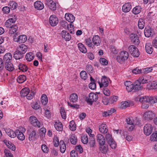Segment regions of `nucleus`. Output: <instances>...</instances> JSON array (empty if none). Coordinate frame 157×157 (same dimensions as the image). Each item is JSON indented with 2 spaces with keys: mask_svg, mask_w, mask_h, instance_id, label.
Masks as SVG:
<instances>
[{
  "mask_svg": "<svg viewBox=\"0 0 157 157\" xmlns=\"http://www.w3.org/2000/svg\"><path fill=\"white\" fill-rule=\"evenodd\" d=\"M18 139L23 141L25 139V136L22 132L18 130H16V136Z\"/></svg>",
  "mask_w": 157,
  "mask_h": 157,
  "instance_id": "29",
  "label": "nucleus"
},
{
  "mask_svg": "<svg viewBox=\"0 0 157 157\" xmlns=\"http://www.w3.org/2000/svg\"><path fill=\"white\" fill-rule=\"evenodd\" d=\"M145 20L142 18H140L138 21V26L139 29H144L145 26Z\"/></svg>",
  "mask_w": 157,
  "mask_h": 157,
  "instance_id": "31",
  "label": "nucleus"
},
{
  "mask_svg": "<svg viewBox=\"0 0 157 157\" xmlns=\"http://www.w3.org/2000/svg\"><path fill=\"white\" fill-rule=\"evenodd\" d=\"M23 56L24 55L17 49L13 54V57L16 59H19L22 58Z\"/></svg>",
  "mask_w": 157,
  "mask_h": 157,
  "instance_id": "19",
  "label": "nucleus"
},
{
  "mask_svg": "<svg viewBox=\"0 0 157 157\" xmlns=\"http://www.w3.org/2000/svg\"><path fill=\"white\" fill-rule=\"evenodd\" d=\"M5 67L7 70L10 71H12L14 69L13 65L11 62H5Z\"/></svg>",
  "mask_w": 157,
  "mask_h": 157,
  "instance_id": "28",
  "label": "nucleus"
},
{
  "mask_svg": "<svg viewBox=\"0 0 157 157\" xmlns=\"http://www.w3.org/2000/svg\"><path fill=\"white\" fill-rule=\"evenodd\" d=\"M61 35L63 38L66 41H69L71 38V36L69 33L66 31H62L61 33Z\"/></svg>",
  "mask_w": 157,
  "mask_h": 157,
  "instance_id": "14",
  "label": "nucleus"
},
{
  "mask_svg": "<svg viewBox=\"0 0 157 157\" xmlns=\"http://www.w3.org/2000/svg\"><path fill=\"white\" fill-rule=\"evenodd\" d=\"M53 143L55 147H57L59 146V140L58 137L56 136L54 137Z\"/></svg>",
  "mask_w": 157,
  "mask_h": 157,
  "instance_id": "62",
  "label": "nucleus"
},
{
  "mask_svg": "<svg viewBox=\"0 0 157 157\" xmlns=\"http://www.w3.org/2000/svg\"><path fill=\"white\" fill-rule=\"evenodd\" d=\"M34 57V55L31 52H29L26 54L25 56L26 59L29 61H32Z\"/></svg>",
  "mask_w": 157,
  "mask_h": 157,
  "instance_id": "38",
  "label": "nucleus"
},
{
  "mask_svg": "<svg viewBox=\"0 0 157 157\" xmlns=\"http://www.w3.org/2000/svg\"><path fill=\"white\" fill-rule=\"evenodd\" d=\"M10 8L7 6L3 7L2 9V11L5 14H8L9 13L10 11Z\"/></svg>",
  "mask_w": 157,
  "mask_h": 157,
  "instance_id": "58",
  "label": "nucleus"
},
{
  "mask_svg": "<svg viewBox=\"0 0 157 157\" xmlns=\"http://www.w3.org/2000/svg\"><path fill=\"white\" fill-rule=\"evenodd\" d=\"M60 113L61 116L63 119H65L66 118V113L65 112L64 109L63 108H61L60 109Z\"/></svg>",
  "mask_w": 157,
  "mask_h": 157,
  "instance_id": "56",
  "label": "nucleus"
},
{
  "mask_svg": "<svg viewBox=\"0 0 157 157\" xmlns=\"http://www.w3.org/2000/svg\"><path fill=\"white\" fill-rule=\"evenodd\" d=\"M118 98V97L117 96H112L110 97L109 101V103L113 104L114 102H116Z\"/></svg>",
  "mask_w": 157,
  "mask_h": 157,
  "instance_id": "51",
  "label": "nucleus"
},
{
  "mask_svg": "<svg viewBox=\"0 0 157 157\" xmlns=\"http://www.w3.org/2000/svg\"><path fill=\"white\" fill-rule=\"evenodd\" d=\"M50 25L52 26H56L58 23L57 18L54 15H51L49 19Z\"/></svg>",
  "mask_w": 157,
  "mask_h": 157,
  "instance_id": "12",
  "label": "nucleus"
},
{
  "mask_svg": "<svg viewBox=\"0 0 157 157\" xmlns=\"http://www.w3.org/2000/svg\"><path fill=\"white\" fill-rule=\"evenodd\" d=\"M130 38L132 42L135 45H138L140 43V40L138 35L135 33H132L130 35Z\"/></svg>",
  "mask_w": 157,
  "mask_h": 157,
  "instance_id": "11",
  "label": "nucleus"
},
{
  "mask_svg": "<svg viewBox=\"0 0 157 157\" xmlns=\"http://www.w3.org/2000/svg\"><path fill=\"white\" fill-rule=\"evenodd\" d=\"M78 45L80 52L84 53H85L86 52V48L83 44L81 43H79Z\"/></svg>",
  "mask_w": 157,
  "mask_h": 157,
  "instance_id": "35",
  "label": "nucleus"
},
{
  "mask_svg": "<svg viewBox=\"0 0 157 157\" xmlns=\"http://www.w3.org/2000/svg\"><path fill=\"white\" fill-rule=\"evenodd\" d=\"M145 50L146 52L149 54H151L153 52L152 45L150 44L147 43L145 45Z\"/></svg>",
  "mask_w": 157,
  "mask_h": 157,
  "instance_id": "34",
  "label": "nucleus"
},
{
  "mask_svg": "<svg viewBox=\"0 0 157 157\" xmlns=\"http://www.w3.org/2000/svg\"><path fill=\"white\" fill-rule=\"evenodd\" d=\"M132 72L134 74H139L142 72V70L138 67H137L134 69L132 70Z\"/></svg>",
  "mask_w": 157,
  "mask_h": 157,
  "instance_id": "59",
  "label": "nucleus"
},
{
  "mask_svg": "<svg viewBox=\"0 0 157 157\" xmlns=\"http://www.w3.org/2000/svg\"><path fill=\"white\" fill-rule=\"evenodd\" d=\"M29 91V89L28 88H24L21 91L20 94L21 96L23 97L26 96Z\"/></svg>",
  "mask_w": 157,
  "mask_h": 157,
  "instance_id": "36",
  "label": "nucleus"
},
{
  "mask_svg": "<svg viewBox=\"0 0 157 157\" xmlns=\"http://www.w3.org/2000/svg\"><path fill=\"white\" fill-rule=\"evenodd\" d=\"M132 8V6L130 2H128L124 4L122 7L123 12H128L130 11Z\"/></svg>",
  "mask_w": 157,
  "mask_h": 157,
  "instance_id": "21",
  "label": "nucleus"
},
{
  "mask_svg": "<svg viewBox=\"0 0 157 157\" xmlns=\"http://www.w3.org/2000/svg\"><path fill=\"white\" fill-rule=\"evenodd\" d=\"M155 116V114L151 111H148L145 112L143 115V118L145 120H151Z\"/></svg>",
  "mask_w": 157,
  "mask_h": 157,
  "instance_id": "6",
  "label": "nucleus"
},
{
  "mask_svg": "<svg viewBox=\"0 0 157 157\" xmlns=\"http://www.w3.org/2000/svg\"><path fill=\"white\" fill-rule=\"evenodd\" d=\"M13 23L10 21V20H7L5 23V25L7 28H9L13 26Z\"/></svg>",
  "mask_w": 157,
  "mask_h": 157,
  "instance_id": "61",
  "label": "nucleus"
},
{
  "mask_svg": "<svg viewBox=\"0 0 157 157\" xmlns=\"http://www.w3.org/2000/svg\"><path fill=\"white\" fill-rule=\"evenodd\" d=\"M129 106V103L127 101H125L121 103L120 107L121 108L123 109L128 107Z\"/></svg>",
  "mask_w": 157,
  "mask_h": 157,
  "instance_id": "55",
  "label": "nucleus"
},
{
  "mask_svg": "<svg viewBox=\"0 0 157 157\" xmlns=\"http://www.w3.org/2000/svg\"><path fill=\"white\" fill-rule=\"evenodd\" d=\"M144 34L145 36L148 37L152 34V29L150 27L145 28L144 30Z\"/></svg>",
  "mask_w": 157,
  "mask_h": 157,
  "instance_id": "24",
  "label": "nucleus"
},
{
  "mask_svg": "<svg viewBox=\"0 0 157 157\" xmlns=\"http://www.w3.org/2000/svg\"><path fill=\"white\" fill-rule=\"evenodd\" d=\"M19 51H20L24 55L27 51V46L24 44H21L17 48Z\"/></svg>",
  "mask_w": 157,
  "mask_h": 157,
  "instance_id": "22",
  "label": "nucleus"
},
{
  "mask_svg": "<svg viewBox=\"0 0 157 157\" xmlns=\"http://www.w3.org/2000/svg\"><path fill=\"white\" fill-rule=\"evenodd\" d=\"M92 42L94 45V47L95 46H98L100 45L101 40L98 36L95 35L93 37Z\"/></svg>",
  "mask_w": 157,
  "mask_h": 157,
  "instance_id": "15",
  "label": "nucleus"
},
{
  "mask_svg": "<svg viewBox=\"0 0 157 157\" xmlns=\"http://www.w3.org/2000/svg\"><path fill=\"white\" fill-rule=\"evenodd\" d=\"M95 140L94 137H91L90 138V142L89 144L90 147H94L95 145Z\"/></svg>",
  "mask_w": 157,
  "mask_h": 157,
  "instance_id": "54",
  "label": "nucleus"
},
{
  "mask_svg": "<svg viewBox=\"0 0 157 157\" xmlns=\"http://www.w3.org/2000/svg\"><path fill=\"white\" fill-rule=\"evenodd\" d=\"M12 55L10 53H6L4 56L3 60L5 62H10V60L12 59Z\"/></svg>",
  "mask_w": 157,
  "mask_h": 157,
  "instance_id": "30",
  "label": "nucleus"
},
{
  "mask_svg": "<svg viewBox=\"0 0 157 157\" xmlns=\"http://www.w3.org/2000/svg\"><path fill=\"white\" fill-rule=\"evenodd\" d=\"M150 89L155 90L157 91V81H154L149 87Z\"/></svg>",
  "mask_w": 157,
  "mask_h": 157,
  "instance_id": "48",
  "label": "nucleus"
},
{
  "mask_svg": "<svg viewBox=\"0 0 157 157\" xmlns=\"http://www.w3.org/2000/svg\"><path fill=\"white\" fill-rule=\"evenodd\" d=\"M7 135L11 138H14L16 136V130L15 132L13 131L10 130L9 131L7 132Z\"/></svg>",
  "mask_w": 157,
  "mask_h": 157,
  "instance_id": "50",
  "label": "nucleus"
},
{
  "mask_svg": "<svg viewBox=\"0 0 157 157\" xmlns=\"http://www.w3.org/2000/svg\"><path fill=\"white\" fill-rule=\"evenodd\" d=\"M29 121L30 124L35 127L39 128L42 126V124L34 116H31L29 118Z\"/></svg>",
  "mask_w": 157,
  "mask_h": 157,
  "instance_id": "5",
  "label": "nucleus"
},
{
  "mask_svg": "<svg viewBox=\"0 0 157 157\" xmlns=\"http://www.w3.org/2000/svg\"><path fill=\"white\" fill-rule=\"evenodd\" d=\"M61 26L65 29L68 28V25L67 22L65 21H62L60 22Z\"/></svg>",
  "mask_w": 157,
  "mask_h": 157,
  "instance_id": "63",
  "label": "nucleus"
},
{
  "mask_svg": "<svg viewBox=\"0 0 157 157\" xmlns=\"http://www.w3.org/2000/svg\"><path fill=\"white\" fill-rule=\"evenodd\" d=\"M9 28V33L10 34H13L17 32L18 27L16 25H14Z\"/></svg>",
  "mask_w": 157,
  "mask_h": 157,
  "instance_id": "40",
  "label": "nucleus"
},
{
  "mask_svg": "<svg viewBox=\"0 0 157 157\" xmlns=\"http://www.w3.org/2000/svg\"><path fill=\"white\" fill-rule=\"evenodd\" d=\"M85 42L86 44L88 46V47H90L93 49H94L95 48L91 39L90 38H89L87 39H86L85 40Z\"/></svg>",
  "mask_w": 157,
  "mask_h": 157,
  "instance_id": "27",
  "label": "nucleus"
},
{
  "mask_svg": "<svg viewBox=\"0 0 157 157\" xmlns=\"http://www.w3.org/2000/svg\"><path fill=\"white\" fill-rule=\"evenodd\" d=\"M34 6L35 8L38 10H41L44 7L43 4L39 1H37L35 2Z\"/></svg>",
  "mask_w": 157,
  "mask_h": 157,
  "instance_id": "23",
  "label": "nucleus"
},
{
  "mask_svg": "<svg viewBox=\"0 0 157 157\" xmlns=\"http://www.w3.org/2000/svg\"><path fill=\"white\" fill-rule=\"evenodd\" d=\"M80 75L82 79L84 80H86L87 78V74L84 71H82L80 72Z\"/></svg>",
  "mask_w": 157,
  "mask_h": 157,
  "instance_id": "52",
  "label": "nucleus"
},
{
  "mask_svg": "<svg viewBox=\"0 0 157 157\" xmlns=\"http://www.w3.org/2000/svg\"><path fill=\"white\" fill-rule=\"evenodd\" d=\"M81 141L83 144H87L88 142V136L85 135H82L81 137Z\"/></svg>",
  "mask_w": 157,
  "mask_h": 157,
  "instance_id": "53",
  "label": "nucleus"
},
{
  "mask_svg": "<svg viewBox=\"0 0 157 157\" xmlns=\"http://www.w3.org/2000/svg\"><path fill=\"white\" fill-rule=\"evenodd\" d=\"M70 141L71 144L73 145L76 144L77 142V138L74 134H72L70 137Z\"/></svg>",
  "mask_w": 157,
  "mask_h": 157,
  "instance_id": "46",
  "label": "nucleus"
},
{
  "mask_svg": "<svg viewBox=\"0 0 157 157\" xmlns=\"http://www.w3.org/2000/svg\"><path fill=\"white\" fill-rule=\"evenodd\" d=\"M128 55V53L127 52L122 51L120 53L119 55L117 56V60L119 63H122L127 59Z\"/></svg>",
  "mask_w": 157,
  "mask_h": 157,
  "instance_id": "2",
  "label": "nucleus"
},
{
  "mask_svg": "<svg viewBox=\"0 0 157 157\" xmlns=\"http://www.w3.org/2000/svg\"><path fill=\"white\" fill-rule=\"evenodd\" d=\"M153 129L152 126L150 124H147L144 127V133L147 136H149L151 133Z\"/></svg>",
  "mask_w": 157,
  "mask_h": 157,
  "instance_id": "8",
  "label": "nucleus"
},
{
  "mask_svg": "<svg viewBox=\"0 0 157 157\" xmlns=\"http://www.w3.org/2000/svg\"><path fill=\"white\" fill-rule=\"evenodd\" d=\"M100 146L99 149L100 151L104 154L106 153L108 150L107 146L104 145H100Z\"/></svg>",
  "mask_w": 157,
  "mask_h": 157,
  "instance_id": "47",
  "label": "nucleus"
},
{
  "mask_svg": "<svg viewBox=\"0 0 157 157\" xmlns=\"http://www.w3.org/2000/svg\"><path fill=\"white\" fill-rule=\"evenodd\" d=\"M108 80V78L106 76H102L101 79V82H98L100 87H102L103 86L106 87L109 84Z\"/></svg>",
  "mask_w": 157,
  "mask_h": 157,
  "instance_id": "10",
  "label": "nucleus"
},
{
  "mask_svg": "<svg viewBox=\"0 0 157 157\" xmlns=\"http://www.w3.org/2000/svg\"><path fill=\"white\" fill-rule=\"evenodd\" d=\"M78 96L76 94L73 93L72 94L70 98V100L71 102H75L78 100Z\"/></svg>",
  "mask_w": 157,
  "mask_h": 157,
  "instance_id": "37",
  "label": "nucleus"
},
{
  "mask_svg": "<svg viewBox=\"0 0 157 157\" xmlns=\"http://www.w3.org/2000/svg\"><path fill=\"white\" fill-rule=\"evenodd\" d=\"M18 39H15V42H19L20 43H24L26 42L27 40V36L25 35H22L18 36Z\"/></svg>",
  "mask_w": 157,
  "mask_h": 157,
  "instance_id": "20",
  "label": "nucleus"
},
{
  "mask_svg": "<svg viewBox=\"0 0 157 157\" xmlns=\"http://www.w3.org/2000/svg\"><path fill=\"white\" fill-rule=\"evenodd\" d=\"M110 147L113 149L115 148L117 146V144L115 143V141L113 140V141H110L108 142Z\"/></svg>",
  "mask_w": 157,
  "mask_h": 157,
  "instance_id": "57",
  "label": "nucleus"
},
{
  "mask_svg": "<svg viewBox=\"0 0 157 157\" xmlns=\"http://www.w3.org/2000/svg\"><path fill=\"white\" fill-rule=\"evenodd\" d=\"M60 150L61 152L64 153L66 150V146L64 142L60 140L59 142Z\"/></svg>",
  "mask_w": 157,
  "mask_h": 157,
  "instance_id": "32",
  "label": "nucleus"
},
{
  "mask_svg": "<svg viewBox=\"0 0 157 157\" xmlns=\"http://www.w3.org/2000/svg\"><path fill=\"white\" fill-rule=\"evenodd\" d=\"M29 140L30 141H34L36 140L39 136L36 134V131L33 130L28 133Z\"/></svg>",
  "mask_w": 157,
  "mask_h": 157,
  "instance_id": "7",
  "label": "nucleus"
},
{
  "mask_svg": "<svg viewBox=\"0 0 157 157\" xmlns=\"http://www.w3.org/2000/svg\"><path fill=\"white\" fill-rule=\"evenodd\" d=\"M139 101L140 102H145L154 104L157 102V97L151 96H144L139 98Z\"/></svg>",
  "mask_w": 157,
  "mask_h": 157,
  "instance_id": "1",
  "label": "nucleus"
},
{
  "mask_svg": "<svg viewBox=\"0 0 157 157\" xmlns=\"http://www.w3.org/2000/svg\"><path fill=\"white\" fill-rule=\"evenodd\" d=\"M150 140L153 141H157V131L151 135L150 136Z\"/></svg>",
  "mask_w": 157,
  "mask_h": 157,
  "instance_id": "49",
  "label": "nucleus"
},
{
  "mask_svg": "<svg viewBox=\"0 0 157 157\" xmlns=\"http://www.w3.org/2000/svg\"><path fill=\"white\" fill-rule=\"evenodd\" d=\"M99 130L101 133L104 134L107 133L108 131L107 125L103 123L99 126Z\"/></svg>",
  "mask_w": 157,
  "mask_h": 157,
  "instance_id": "18",
  "label": "nucleus"
},
{
  "mask_svg": "<svg viewBox=\"0 0 157 157\" xmlns=\"http://www.w3.org/2000/svg\"><path fill=\"white\" fill-rule=\"evenodd\" d=\"M4 142L8 148L12 151L15 150V147L14 145L11 142L7 140H4Z\"/></svg>",
  "mask_w": 157,
  "mask_h": 157,
  "instance_id": "26",
  "label": "nucleus"
},
{
  "mask_svg": "<svg viewBox=\"0 0 157 157\" xmlns=\"http://www.w3.org/2000/svg\"><path fill=\"white\" fill-rule=\"evenodd\" d=\"M100 62L103 65H106L108 63V61L104 58H100Z\"/></svg>",
  "mask_w": 157,
  "mask_h": 157,
  "instance_id": "64",
  "label": "nucleus"
},
{
  "mask_svg": "<svg viewBox=\"0 0 157 157\" xmlns=\"http://www.w3.org/2000/svg\"><path fill=\"white\" fill-rule=\"evenodd\" d=\"M34 95V93L33 92H29L28 93L26 96L28 100H31L32 99Z\"/></svg>",
  "mask_w": 157,
  "mask_h": 157,
  "instance_id": "60",
  "label": "nucleus"
},
{
  "mask_svg": "<svg viewBox=\"0 0 157 157\" xmlns=\"http://www.w3.org/2000/svg\"><path fill=\"white\" fill-rule=\"evenodd\" d=\"M149 77L148 76L144 75L140 77L137 80L141 84L147 83L150 81L148 79Z\"/></svg>",
  "mask_w": 157,
  "mask_h": 157,
  "instance_id": "13",
  "label": "nucleus"
},
{
  "mask_svg": "<svg viewBox=\"0 0 157 157\" xmlns=\"http://www.w3.org/2000/svg\"><path fill=\"white\" fill-rule=\"evenodd\" d=\"M134 90L135 91H139L142 89V85L137 80L134 83Z\"/></svg>",
  "mask_w": 157,
  "mask_h": 157,
  "instance_id": "25",
  "label": "nucleus"
},
{
  "mask_svg": "<svg viewBox=\"0 0 157 157\" xmlns=\"http://www.w3.org/2000/svg\"><path fill=\"white\" fill-rule=\"evenodd\" d=\"M98 95L92 93H90L89 95V97H87L86 101L89 104L91 105L94 101H96L98 98Z\"/></svg>",
  "mask_w": 157,
  "mask_h": 157,
  "instance_id": "4",
  "label": "nucleus"
},
{
  "mask_svg": "<svg viewBox=\"0 0 157 157\" xmlns=\"http://www.w3.org/2000/svg\"><path fill=\"white\" fill-rule=\"evenodd\" d=\"M48 101L47 96L45 94L42 95L41 98V101L42 103L44 105H45L47 104Z\"/></svg>",
  "mask_w": 157,
  "mask_h": 157,
  "instance_id": "45",
  "label": "nucleus"
},
{
  "mask_svg": "<svg viewBox=\"0 0 157 157\" xmlns=\"http://www.w3.org/2000/svg\"><path fill=\"white\" fill-rule=\"evenodd\" d=\"M65 18L66 20L71 23H73L75 20V17L73 15L69 13L65 14Z\"/></svg>",
  "mask_w": 157,
  "mask_h": 157,
  "instance_id": "17",
  "label": "nucleus"
},
{
  "mask_svg": "<svg viewBox=\"0 0 157 157\" xmlns=\"http://www.w3.org/2000/svg\"><path fill=\"white\" fill-rule=\"evenodd\" d=\"M8 6L11 10H13L17 8V4L14 1H11L10 2Z\"/></svg>",
  "mask_w": 157,
  "mask_h": 157,
  "instance_id": "39",
  "label": "nucleus"
},
{
  "mask_svg": "<svg viewBox=\"0 0 157 157\" xmlns=\"http://www.w3.org/2000/svg\"><path fill=\"white\" fill-rule=\"evenodd\" d=\"M69 128L72 131H74L76 130V124L73 120H72L70 122Z\"/></svg>",
  "mask_w": 157,
  "mask_h": 157,
  "instance_id": "42",
  "label": "nucleus"
},
{
  "mask_svg": "<svg viewBox=\"0 0 157 157\" xmlns=\"http://www.w3.org/2000/svg\"><path fill=\"white\" fill-rule=\"evenodd\" d=\"M141 9L142 8L140 6H136L133 9L132 13L135 14H137L141 12Z\"/></svg>",
  "mask_w": 157,
  "mask_h": 157,
  "instance_id": "41",
  "label": "nucleus"
},
{
  "mask_svg": "<svg viewBox=\"0 0 157 157\" xmlns=\"http://www.w3.org/2000/svg\"><path fill=\"white\" fill-rule=\"evenodd\" d=\"M97 140L100 145H104L105 140L104 137L101 134H98L97 136Z\"/></svg>",
  "mask_w": 157,
  "mask_h": 157,
  "instance_id": "16",
  "label": "nucleus"
},
{
  "mask_svg": "<svg viewBox=\"0 0 157 157\" xmlns=\"http://www.w3.org/2000/svg\"><path fill=\"white\" fill-rule=\"evenodd\" d=\"M46 4L49 9L52 10L54 11L56 8V4L55 2L52 0H46Z\"/></svg>",
  "mask_w": 157,
  "mask_h": 157,
  "instance_id": "9",
  "label": "nucleus"
},
{
  "mask_svg": "<svg viewBox=\"0 0 157 157\" xmlns=\"http://www.w3.org/2000/svg\"><path fill=\"white\" fill-rule=\"evenodd\" d=\"M54 126L56 130L58 131H61L63 130V125L62 123L59 122H56Z\"/></svg>",
  "mask_w": 157,
  "mask_h": 157,
  "instance_id": "33",
  "label": "nucleus"
},
{
  "mask_svg": "<svg viewBox=\"0 0 157 157\" xmlns=\"http://www.w3.org/2000/svg\"><path fill=\"white\" fill-rule=\"evenodd\" d=\"M26 79V77L25 75H20L18 77L17 81L19 83H22L25 82Z\"/></svg>",
  "mask_w": 157,
  "mask_h": 157,
  "instance_id": "44",
  "label": "nucleus"
},
{
  "mask_svg": "<svg viewBox=\"0 0 157 157\" xmlns=\"http://www.w3.org/2000/svg\"><path fill=\"white\" fill-rule=\"evenodd\" d=\"M129 52L134 57H138L139 56V52L138 48L134 45H131L128 48Z\"/></svg>",
  "mask_w": 157,
  "mask_h": 157,
  "instance_id": "3",
  "label": "nucleus"
},
{
  "mask_svg": "<svg viewBox=\"0 0 157 157\" xmlns=\"http://www.w3.org/2000/svg\"><path fill=\"white\" fill-rule=\"evenodd\" d=\"M18 67L19 69L23 72L26 71L28 69L27 66L21 63L19 64L18 66Z\"/></svg>",
  "mask_w": 157,
  "mask_h": 157,
  "instance_id": "43",
  "label": "nucleus"
}]
</instances>
